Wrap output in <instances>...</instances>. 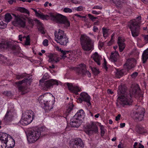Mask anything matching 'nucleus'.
<instances>
[{"label":"nucleus","mask_w":148,"mask_h":148,"mask_svg":"<svg viewBox=\"0 0 148 148\" xmlns=\"http://www.w3.org/2000/svg\"><path fill=\"white\" fill-rule=\"evenodd\" d=\"M32 10L35 12L36 16L43 20H47L51 19L52 20L57 22L58 23L63 24L64 27L67 28L70 25V23L67 18L64 16L59 14H54L50 13L49 15H44L42 13L38 12L37 11L33 8Z\"/></svg>","instance_id":"1"},{"label":"nucleus","mask_w":148,"mask_h":148,"mask_svg":"<svg viewBox=\"0 0 148 148\" xmlns=\"http://www.w3.org/2000/svg\"><path fill=\"white\" fill-rule=\"evenodd\" d=\"M140 92V88L138 85H132L130 90V95L124 94L121 96L117 99L118 102L122 105H130L133 102L131 95L136 97L137 95L139 94Z\"/></svg>","instance_id":"2"},{"label":"nucleus","mask_w":148,"mask_h":148,"mask_svg":"<svg viewBox=\"0 0 148 148\" xmlns=\"http://www.w3.org/2000/svg\"><path fill=\"white\" fill-rule=\"evenodd\" d=\"M54 98L51 94L46 93L39 97L38 100L46 112L50 110L53 108Z\"/></svg>","instance_id":"3"},{"label":"nucleus","mask_w":148,"mask_h":148,"mask_svg":"<svg viewBox=\"0 0 148 148\" xmlns=\"http://www.w3.org/2000/svg\"><path fill=\"white\" fill-rule=\"evenodd\" d=\"M136 64V61L134 59L132 58L127 60L124 65V68H126L127 69L117 70L115 73L116 77L119 78L123 75L126 74L128 71V69H130L134 67Z\"/></svg>","instance_id":"4"},{"label":"nucleus","mask_w":148,"mask_h":148,"mask_svg":"<svg viewBox=\"0 0 148 148\" xmlns=\"http://www.w3.org/2000/svg\"><path fill=\"white\" fill-rule=\"evenodd\" d=\"M80 42L82 49L84 51L91 52L94 49V46L91 39L86 35H81Z\"/></svg>","instance_id":"5"},{"label":"nucleus","mask_w":148,"mask_h":148,"mask_svg":"<svg viewBox=\"0 0 148 148\" xmlns=\"http://www.w3.org/2000/svg\"><path fill=\"white\" fill-rule=\"evenodd\" d=\"M54 34L55 40L58 43L61 45H66L69 42L68 38L64 31L59 29L55 32Z\"/></svg>","instance_id":"6"},{"label":"nucleus","mask_w":148,"mask_h":148,"mask_svg":"<svg viewBox=\"0 0 148 148\" xmlns=\"http://www.w3.org/2000/svg\"><path fill=\"white\" fill-rule=\"evenodd\" d=\"M85 114L84 111L82 109L78 111L73 119L71 120L70 122L71 126L73 127H79L82 122Z\"/></svg>","instance_id":"7"},{"label":"nucleus","mask_w":148,"mask_h":148,"mask_svg":"<svg viewBox=\"0 0 148 148\" xmlns=\"http://www.w3.org/2000/svg\"><path fill=\"white\" fill-rule=\"evenodd\" d=\"M34 114L33 112L30 110L23 112L19 124L25 125L30 123L33 120Z\"/></svg>","instance_id":"8"},{"label":"nucleus","mask_w":148,"mask_h":148,"mask_svg":"<svg viewBox=\"0 0 148 148\" xmlns=\"http://www.w3.org/2000/svg\"><path fill=\"white\" fill-rule=\"evenodd\" d=\"M140 16L137 17L136 20L133 19L131 20L129 23L128 26L130 29L132 36L134 37H136L138 36L139 33V27L138 24L140 22H137L136 20H140Z\"/></svg>","instance_id":"9"},{"label":"nucleus","mask_w":148,"mask_h":148,"mask_svg":"<svg viewBox=\"0 0 148 148\" xmlns=\"http://www.w3.org/2000/svg\"><path fill=\"white\" fill-rule=\"evenodd\" d=\"M41 132L38 130H33L29 133L27 136L29 143H32L38 140L40 136Z\"/></svg>","instance_id":"10"},{"label":"nucleus","mask_w":148,"mask_h":148,"mask_svg":"<svg viewBox=\"0 0 148 148\" xmlns=\"http://www.w3.org/2000/svg\"><path fill=\"white\" fill-rule=\"evenodd\" d=\"M26 20L22 15L15 16L14 21L12 23L14 26L24 28L26 26Z\"/></svg>","instance_id":"11"},{"label":"nucleus","mask_w":148,"mask_h":148,"mask_svg":"<svg viewBox=\"0 0 148 148\" xmlns=\"http://www.w3.org/2000/svg\"><path fill=\"white\" fill-rule=\"evenodd\" d=\"M136 111L134 112V117L139 121L143 120L145 112L144 108L139 106H136Z\"/></svg>","instance_id":"12"},{"label":"nucleus","mask_w":148,"mask_h":148,"mask_svg":"<svg viewBox=\"0 0 148 148\" xmlns=\"http://www.w3.org/2000/svg\"><path fill=\"white\" fill-rule=\"evenodd\" d=\"M32 82V79L30 78H26L22 81H20L18 82H16V83L18 84V89L19 91L22 92V94H24L27 92V91H25L27 88L25 87H23L21 85L23 84H25L27 85H29Z\"/></svg>","instance_id":"13"},{"label":"nucleus","mask_w":148,"mask_h":148,"mask_svg":"<svg viewBox=\"0 0 148 148\" xmlns=\"http://www.w3.org/2000/svg\"><path fill=\"white\" fill-rule=\"evenodd\" d=\"M76 71L79 74L86 75L88 77H91L90 73L88 71L86 70V65L84 64H80L77 68Z\"/></svg>","instance_id":"14"},{"label":"nucleus","mask_w":148,"mask_h":148,"mask_svg":"<svg viewBox=\"0 0 148 148\" xmlns=\"http://www.w3.org/2000/svg\"><path fill=\"white\" fill-rule=\"evenodd\" d=\"M79 50L75 49L73 51H65L64 55L61 56L63 58L67 57L71 60H74L76 58V55L77 54Z\"/></svg>","instance_id":"15"},{"label":"nucleus","mask_w":148,"mask_h":148,"mask_svg":"<svg viewBox=\"0 0 148 148\" xmlns=\"http://www.w3.org/2000/svg\"><path fill=\"white\" fill-rule=\"evenodd\" d=\"M88 130L85 131L88 134L90 135L93 133L98 132V129L97 126L93 123H92L87 126Z\"/></svg>","instance_id":"16"},{"label":"nucleus","mask_w":148,"mask_h":148,"mask_svg":"<svg viewBox=\"0 0 148 148\" xmlns=\"http://www.w3.org/2000/svg\"><path fill=\"white\" fill-rule=\"evenodd\" d=\"M72 145H71L72 148H84V145L82 140L79 138H76L72 142Z\"/></svg>","instance_id":"17"},{"label":"nucleus","mask_w":148,"mask_h":148,"mask_svg":"<svg viewBox=\"0 0 148 148\" xmlns=\"http://www.w3.org/2000/svg\"><path fill=\"white\" fill-rule=\"evenodd\" d=\"M66 84L69 90L75 94H77L78 92L81 90V88L77 86H74L72 84L69 83H66Z\"/></svg>","instance_id":"18"},{"label":"nucleus","mask_w":148,"mask_h":148,"mask_svg":"<svg viewBox=\"0 0 148 148\" xmlns=\"http://www.w3.org/2000/svg\"><path fill=\"white\" fill-rule=\"evenodd\" d=\"M15 145L14 140L12 138H9V139L3 145H1V148H12Z\"/></svg>","instance_id":"19"},{"label":"nucleus","mask_w":148,"mask_h":148,"mask_svg":"<svg viewBox=\"0 0 148 148\" xmlns=\"http://www.w3.org/2000/svg\"><path fill=\"white\" fill-rule=\"evenodd\" d=\"M48 61L52 63H56L59 61L60 58L56 54H50L49 56Z\"/></svg>","instance_id":"20"},{"label":"nucleus","mask_w":148,"mask_h":148,"mask_svg":"<svg viewBox=\"0 0 148 148\" xmlns=\"http://www.w3.org/2000/svg\"><path fill=\"white\" fill-rule=\"evenodd\" d=\"M8 135L6 134L3 133H0V144L3 145V144H5L6 142L8 140Z\"/></svg>","instance_id":"21"},{"label":"nucleus","mask_w":148,"mask_h":148,"mask_svg":"<svg viewBox=\"0 0 148 148\" xmlns=\"http://www.w3.org/2000/svg\"><path fill=\"white\" fill-rule=\"evenodd\" d=\"M125 40L124 39L121 37H119L118 39V44L119 47V51H122L124 49L125 45L124 43Z\"/></svg>","instance_id":"22"},{"label":"nucleus","mask_w":148,"mask_h":148,"mask_svg":"<svg viewBox=\"0 0 148 148\" xmlns=\"http://www.w3.org/2000/svg\"><path fill=\"white\" fill-rule=\"evenodd\" d=\"M15 114L13 110L11 111L8 110L5 116L4 119L7 121L11 120Z\"/></svg>","instance_id":"23"},{"label":"nucleus","mask_w":148,"mask_h":148,"mask_svg":"<svg viewBox=\"0 0 148 148\" xmlns=\"http://www.w3.org/2000/svg\"><path fill=\"white\" fill-rule=\"evenodd\" d=\"M91 57L97 63L98 65H100V61L102 58L101 56L99 55L97 53L95 52L93 53Z\"/></svg>","instance_id":"24"},{"label":"nucleus","mask_w":148,"mask_h":148,"mask_svg":"<svg viewBox=\"0 0 148 148\" xmlns=\"http://www.w3.org/2000/svg\"><path fill=\"white\" fill-rule=\"evenodd\" d=\"M80 98L79 99L82 101H88L90 100V96L86 93L83 92L80 94Z\"/></svg>","instance_id":"25"},{"label":"nucleus","mask_w":148,"mask_h":148,"mask_svg":"<svg viewBox=\"0 0 148 148\" xmlns=\"http://www.w3.org/2000/svg\"><path fill=\"white\" fill-rule=\"evenodd\" d=\"M110 58L112 62H116L119 58V54L118 52L115 51L112 52L110 56Z\"/></svg>","instance_id":"26"},{"label":"nucleus","mask_w":148,"mask_h":148,"mask_svg":"<svg viewBox=\"0 0 148 148\" xmlns=\"http://www.w3.org/2000/svg\"><path fill=\"white\" fill-rule=\"evenodd\" d=\"M142 56L143 63H145L148 58V48L144 51Z\"/></svg>","instance_id":"27"},{"label":"nucleus","mask_w":148,"mask_h":148,"mask_svg":"<svg viewBox=\"0 0 148 148\" xmlns=\"http://www.w3.org/2000/svg\"><path fill=\"white\" fill-rule=\"evenodd\" d=\"M12 17L9 13H6L5 15V21L7 23L10 22L12 19Z\"/></svg>","instance_id":"28"},{"label":"nucleus","mask_w":148,"mask_h":148,"mask_svg":"<svg viewBox=\"0 0 148 148\" xmlns=\"http://www.w3.org/2000/svg\"><path fill=\"white\" fill-rule=\"evenodd\" d=\"M99 125L100 127L101 136H104L106 132V130L105 129L104 126L101 125V123H99Z\"/></svg>","instance_id":"29"},{"label":"nucleus","mask_w":148,"mask_h":148,"mask_svg":"<svg viewBox=\"0 0 148 148\" xmlns=\"http://www.w3.org/2000/svg\"><path fill=\"white\" fill-rule=\"evenodd\" d=\"M51 80L52 86L55 85L57 86L59 85H62V83L61 82L56 79H51Z\"/></svg>","instance_id":"30"},{"label":"nucleus","mask_w":148,"mask_h":148,"mask_svg":"<svg viewBox=\"0 0 148 148\" xmlns=\"http://www.w3.org/2000/svg\"><path fill=\"white\" fill-rule=\"evenodd\" d=\"M137 132L139 134H143L146 133V131L144 127H140L137 130Z\"/></svg>","instance_id":"31"},{"label":"nucleus","mask_w":148,"mask_h":148,"mask_svg":"<svg viewBox=\"0 0 148 148\" xmlns=\"http://www.w3.org/2000/svg\"><path fill=\"white\" fill-rule=\"evenodd\" d=\"M18 10L20 11L22 13H25L29 15V11L24 8H19L18 9Z\"/></svg>","instance_id":"32"},{"label":"nucleus","mask_w":148,"mask_h":148,"mask_svg":"<svg viewBox=\"0 0 148 148\" xmlns=\"http://www.w3.org/2000/svg\"><path fill=\"white\" fill-rule=\"evenodd\" d=\"M134 148H144V146L140 143H138L137 142H135L133 145Z\"/></svg>","instance_id":"33"},{"label":"nucleus","mask_w":148,"mask_h":148,"mask_svg":"<svg viewBox=\"0 0 148 148\" xmlns=\"http://www.w3.org/2000/svg\"><path fill=\"white\" fill-rule=\"evenodd\" d=\"M103 36L104 38L107 37L108 35V30L105 28L103 27L102 28Z\"/></svg>","instance_id":"34"},{"label":"nucleus","mask_w":148,"mask_h":148,"mask_svg":"<svg viewBox=\"0 0 148 148\" xmlns=\"http://www.w3.org/2000/svg\"><path fill=\"white\" fill-rule=\"evenodd\" d=\"M8 47V44L6 42H3L1 44H0V49H3L7 48Z\"/></svg>","instance_id":"35"},{"label":"nucleus","mask_w":148,"mask_h":148,"mask_svg":"<svg viewBox=\"0 0 148 148\" xmlns=\"http://www.w3.org/2000/svg\"><path fill=\"white\" fill-rule=\"evenodd\" d=\"M7 24L4 23L1 18L0 17V28H5L7 26Z\"/></svg>","instance_id":"36"},{"label":"nucleus","mask_w":148,"mask_h":148,"mask_svg":"<svg viewBox=\"0 0 148 148\" xmlns=\"http://www.w3.org/2000/svg\"><path fill=\"white\" fill-rule=\"evenodd\" d=\"M90 67L93 73L95 75L98 74L99 73V69L95 67L92 68L91 66H90Z\"/></svg>","instance_id":"37"},{"label":"nucleus","mask_w":148,"mask_h":148,"mask_svg":"<svg viewBox=\"0 0 148 148\" xmlns=\"http://www.w3.org/2000/svg\"><path fill=\"white\" fill-rule=\"evenodd\" d=\"M63 11L65 13H71L72 12V10L68 8H65L63 9Z\"/></svg>","instance_id":"38"},{"label":"nucleus","mask_w":148,"mask_h":148,"mask_svg":"<svg viewBox=\"0 0 148 148\" xmlns=\"http://www.w3.org/2000/svg\"><path fill=\"white\" fill-rule=\"evenodd\" d=\"M45 84L47 88H49L52 86L51 80L45 82Z\"/></svg>","instance_id":"39"},{"label":"nucleus","mask_w":148,"mask_h":148,"mask_svg":"<svg viewBox=\"0 0 148 148\" xmlns=\"http://www.w3.org/2000/svg\"><path fill=\"white\" fill-rule=\"evenodd\" d=\"M69 2H71L75 4H79L82 2V0H69Z\"/></svg>","instance_id":"40"},{"label":"nucleus","mask_w":148,"mask_h":148,"mask_svg":"<svg viewBox=\"0 0 148 148\" xmlns=\"http://www.w3.org/2000/svg\"><path fill=\"white\" fill-rule=\"evenodd\" d=\"M110 1L111 3L115 4L116 5H119V3L118 0H110Z\"/></svg>","instance_id":"41"},{"label":"nucleus","mask_w":148,"mask_h":148,"mask_svg":"<svg viewBox=\"0 0 148 148\" xmlns=\"http://www.w3.org/2000/svg\"><path fill=\"white\" fill-rule=\"evenodd\" d=\"M0 60L2 63H5L7 61L6 58L3 56L1 57L0 58Z\"/></svg>","instance_id":"42"},{"label":"nucleus","mask_w":148,"mask_h":148,"mask_svg":"<svg viewBox=\"0 0 148 148\" xmlns=\"http://www.w3.org/2000/svg\"><path fill=\"white\" fill-rule=\"evenodd\" d=\"M55 48L58 51H60L62 53V55H64V52H65V51H64L62 50L61 48H59V47L58 46H56L55 47Z\"/></svg>","instance_id":"43"},{"label":"nucleus","mask_w":148,"mask_h":148,"mask_svg":"<svg viewBox=\"0 0 148 148\" xmlns=\"http://www.w3.org/2000/svg\"><path fill=\"white\" fill-rule=\"evenodd\" d=\"M25 45H28L30 44V39L29 37H27L25 42Z\"/></svg>","instance_id":"44"},{"label":"nucleus","mask_w":148,"mask_h":148,"mask_svg":"<svg viewBox=\"0 0 148 148\" xmlns=\"http://www.w3.org/2000/svg\"><path fill=\"white\" fill-rule=\"evenodd\" d=\"M114 40L113 38L112 37L110 40L108 42L107 44L108 46H110L112 45L114 43Z\"/></svg>","instance_id":"45"},{"label":"nucleus","mask_w":148,"mask_h":148,"mask_svg":"<svg viewBox=\"0 0 148 148\" xmlns=\"http://www.w3.org/2000/svg\"><path fill=\"white\" fill-rule=\"evenodd\" d=\"M88 16L90 18L92 21H94V19L97 18V17H94L92 15L90 14H88Z\"/></svg>","instance_id":"46"},{"label":"nucleus","mask_w":148,"mask_h":148,"mask_svg":"<svg viewBox=\"0 0 148 148\" xmlns=\"http://www.w3.org/2000/svg\"><path fill=\"white\" fill-rule=\"evenodd\" d=\"M43 44L44 46H47L48 45V40L47 39L45 40L43 42Z\"/></svg>","instance_id":"47"},{"label":"nucleus","mask_w":148,"mask_h":148,"mask_svg":"<svg viewBox=\"0 0 148 148\" xmlns=\"http://www.w3.org/2000/svg\"><path fill=\"white\" fill-rule=\"evenodd\" d=\"M83 9L82 7V6H79L78 7L75 8V10L77 11H81Z\"/></svg>","instance_id":"48"},{"label":"nucleus","mask_w":148,"mask_h":148,"mask_svg":"<svg viewBox=\"0 0 148 148\" xmlns=\"http://www.w3.org/2000/svg\"><path fill=\"white\" fill-rule=\"evenodd\" d=\"M102 7H100L99 5H96L95 6H94L92 8L93 9H100V10L102 9Z\"/></svg>","instance_id":"49"},{"label":"nucleus","mask_w":148,"mask_h":148,"mask_svg":"<svg viewBox=\"0 0 148 148\" xmlns=\"http://www.w3.org/2000/svg\"><path fill=\"white\" fill-rule=\"evenodd\" d=\"M137 75V73L135 72L133 73L131 75V76L132 77L134 78Z\"/></svg>","instance_id":"50"},{"label":"nucleus","mask_w":148,"mask_h":148,"mask_svg":"<svg viewBox=\"0 0 148 148\" xmlns=\"http://www.w3.org/2000/svg\"><path fill=\"white\" fill-rule=\"evenodd\" d=\"M121 116V115L120 114H119L115 118V120L116 121H118L120 119V117Z\"/></svg>","instance_id":"51"},{"label":"nucleus","mask_w":148,"mask_h":148,"mask_svg":"<svg viewBox=\"0 0 148 148\" xmlns=\"http://www.w3.org/2000/svg\"><path fill=\"white\" fill-rule=\"evenodd\" d=\"M144 40L147 42H148V35H145L143 36Z\"/></svg>","instance_id":"52"},{"label":"nucleus","mask_w":148,"mask_h":148,"mask_svg":"<svg viewBox=\"0 0 148 148\" xmlns=\"http://www.w3.org/2000/svg\"><path fill=\"white\" fill-rule=\"evenodd\" d=\"M75 16H77V17L80 18H83L85 19L86 18V17L85 16H82L78 14H76Z\"/></svg>","instance_id":"53"},{"label":"nucleus","mask_w":148,"mask_h":148,"mask_svg":"<svg viewBox=\"0 0 148 148\" xmlns=\"http://www.w3.org/2000/svg\"><path fill=\"white\" fill-rule=\"evenodd\" d=\"M46 76H47V74H46L42 78V79H41L40 81V82H43V79H45L47 78H45V77L46 76Z\"/></svg>","instance_id":"54"},{"label":"nucleus","mask_w":148,"mask_h":148,"mask_svg":"<svg viewBox=\"0 0 148 148\" xmlns=\"http://www.w3.org/2000/svg\"><path fill=\"white\" fill-rule=\"evenodd\" d=\"M92 13L93 14L96 15H98L100 13L99 12H98L95 10H92Z\"/></svg>","instance_id":"55"},{"label":"nucleus","mask_w":148,"mask_h":148,"mask_svg":"<svg viewBox=\"0 0 148 148\" xmlns=\"http://www.w3.org/2000/svg\"><path fill=\"white\" fill-rule=\"evenodd\" d=\"M103 64H104V67H105V68L107 70V69L108 68L106 66V60L105 59V58L104 59V61Z\"/></svg>","instance_id":"56"},{"label":"nucleus","mask_w":148,"mask_h":148,"mask_svg":"<svg viewBox=\"0 0 148 148\" xmlns=\"http://www.w3.org/2000/svg\"><path fill=\"white\" fill-rule=\"evenodd\" d=\"M3 93L4 95L7 96L9 95V94H10V92L8 91H4Z\"/></svg>","instance_id":"57"},{"label":"nucleus","mask_w":148,"mask_h":148,"mask_svg":"<svg viewBox=\"0 0 148 148\" xmlns=\"http://www.w3.org/2000/svg\"><path fill=\"white\" fill-rule=\"evenodd\" d=\"M98 30V28L96 26H94L93 28V30L94 32H96Z\"/></svg>","instance_id":"58"},{"label":"nucleus","mask_w":148,"mask_h":148,"mask_svg":"<svg viewBox=\"0 0 148 148\" xmlns=\"http://www.w3.org/2000/svg\"><path fill=\"white\" fill-rule=\"evenodd\" d=\"M23 77V75H18L17 76L16 78L18 79H20L22 78Z\"/></svg>","instance_id":"59"},{"label":"nucleus","mask_w":148,"mask_h":148,"mask_svg":"<svg viewBox=\"0 0 148 148\" xmlns=\"http://www.w3.org/2000/svg\"><path fill=\"white\" fill-rule=\"evenodd\" d=\"M144 3L148 4V0H141Z\"/></svg>","instance_id":"60"},{"label":"nucleus","mask_w":148,"mask_h":148,"mask_svg":"<svg viewBox=\"0 0 148 148\" xmlns=\"http://www.w3.org/2000/svg\"><path fill=\"white\" fill-rule=\"evenodd\" d=\"M16 1L15 0H9L8 1V2L10 4H12L13 3Z\"/></svg>","instance_id":"61"},{"label":"nucleus","mask_w":148,"mask_h":148,"mask_svg":"<svg viewBox=\"0 0 148 148\" xmlns=\"http://www.w3.org/2000/svg\"><path fill=\"white\" fill-rule=\"evenodd\" d=\"M120 127L121 128H123L125 127V123H121L120 124Z\"/></svg>","instance_id":"62"},{"label":"nucleus","mask_w":148,"mask_h":148,"mask_svg":"<svg viewBox=\"0 0 148 148\" xmlns=\"http://www.w3.org/2000/svg\"><path fill=\"white\" fill-rule=\"evenodd\" d=\"M90 100H89V101H85V102H86L87 103V105L88 106H91V104L90 102Z\"/></svg>","instance_id":"63"},{"label":"nucleus","mask_w":148,"mask_h":148,"mask_svg":"<svg viewBox=\"0 0 148 148\" xmlns=\"http://www.w3.org/2000/svg\"><path fill=\"white\" fill-rule=\"evenodd\" d=\"M107 92L108 93L111 94H112L113 93V92L110 89L108 90Z\"/></svg>","instance_id":"64"}]
</instances>
